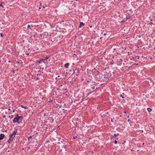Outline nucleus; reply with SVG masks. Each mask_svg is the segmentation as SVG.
<instances>
[{
    "label": "nucleus",
    "instance_id": "1",
    "mask_svg": "<svg viewBox=\"0 0 155 155\" xmlns=\"http://www.w3.org/2000/svg\"><path fill=\"white\" fill-rule=\"evenodd\" d=\"M22 117L21 116H19L18 115L14 118L13 121L14 123L18 122V123H20L21 121Z\"/></svg>",
    "mask_w": 155,
    "mask_h": 155
},
{
    "label": "nucleus",
    "instance_id": "2",
    "mask_svg": "<svg viewBox=\"0 0 155 155\" xmlns=\"http://www.w3.org/2000/svg\"><path fill=\"white\" fill-rule=\"evenodd\" d=\"M130 64L131 65V66L132 65H134L136 64V61L135 59H134L132 60V61H131L130 62Z\"/></svg>",
    "mask_w": 155,
    "mask_h": 155
},
{
    "label": "nucleus",
    "instance_id": "3",
    "mask_svg": "<svg viewBox=\"0 0 155 155\" xmlns=\"http://www.w3.org/2000/svg\"><path fill=\"white\" fill-rule=\"evenodd\" d=\"M44 59H42L38 61L36 63V64L38 65L41 63V62H44Z\"/></svg>",
    "mask_w": 155,
    "mask_h": 155
},
{
    "label": "nucleus",
    "instance_id": "4",
    "mask_svg": "<svg viewBox=\"0 0 155 155\" xmlns=\"http://www.w3.org/2000/svg\"><path fill=\"white\" fill-rule=\"evenodd\" d=\"M5 135L4 134H1L0 135V140H2L4 137Z\"/></svg>",
    "mask_w": 155,
    "mask_h": 155
},
{
    "label": "nucleus",
    "instance_id": "5",
    "mask_svg": "<svg viewBox=\"0 0 155 155\" xmlns=\"http://www.w3.org/2000/svg\"><path fill=\"white\" fill-rule=\"evenodd\" d=\"M84 24L82 22H81L79 26V28H81L82 27V26H83L84 25Z\"/></svg>",
    "mask_w": 155,
    "mask_h": 155
},
{
    "label": "nucleus",
    "instance_id": "6",
    "mask_svg": "<svg viewBox=\"0 0 155 155\" xmlns=\"http://www.w3.org/2000/svg\"><path fill=\"white\" fill-rule=\"evenodd\" d=\"M69 64L68 63H66L64 65V66L66 68H68V67L69 66Z\"/></svg>",
    "mask_w": 155,
    "mask_h": 155
},
{
    "label": "nucleus",
    "instance_id": "7",
    "mask_svg": "<svg viewBox=\"0 0 155 155\" xmlns=\"http://www.w3.org/2000/svg\"><path fill=\"white\" fill-rule=\"evenodd\" d=\"M15 137V136L14 135H12V134L10 135L9 136V137H11L13 139Z\"/></svg>",
    "mask_w": 155,
    "mask_h": 155
},
{
    "label": "nucleus",
    "instance_id": "8",
    "mask_svg": "<svg viewBox=\"0 0 155 155\" xmlns=\"http://www.w3.org/2000/svg\"><path fill=\"white\" fill-rule=\"evenodd\" d=\"M16 132H17V130H15L14 131H13L12 134L14 135L15 136V135L16 134Z\"/></svg>",
    "mask_w": 155,
    "mask_h": 155
},
{
    "label": "nucleus",
    "instance_id": "9",
    "mask_svg": "<svg viewBox=\"0 0 155 155\" xmlns=\"http://www.w3.org/2000/svg\"><path fill=\"white\" fill-rule=\"evenodd\" d=\"M147 111L149 112H150L151 111V110H152V109L150 108H147Z\"/></svg>",
    "mask_w": 155,
    "mask_h": 155
},
{
    "label": "nucleus",
    "instance_id": "10",
    "mask_svg": "<svg viewBox=\"0 0 155 155\" xmlns=\"http://www.w3.org/2000/svg\"><path fill=\"white\" fill-rule=\"evenodd\" d=\"M49 58V57H45L44 59H43L44 61H45V60H47V59H48V58Z\"/></svg>",
    "mask_w": 155,
    "mask_h": 155
},
{
    "label": "nucleus",
    "instance_id": "11",
    "mask_svg": "<svg viewBox=\"0 0 155 155\" xmlns=\"http://www.w3.org/2000/svg\"><path fill=\"white\" fill-rule=\"evenodd\" d=\"M119 135L118 134H114V137L115 138L117 135Z\"/></svg>",
    "mask_w": 155,
    "mask_h": 155
},
{
    "label": "nucleus",
    "instance_id": "12",
    "mask_svg": "<svg viewBox=\"0 0 155 155\" xmlns=\"http://www.w3.org/2000/svg\"><path fill=\"white\" fill-rule=\"evenodd\" d=\"M32 137L31 136L28 138L29 141L30 140V139L32 138Z\"/></svg>",
    "mask_w": 155,
    "mask_h": 155
},
{
    "label": "nucleus",
    "instance_id": "13",
    "mask_svg": "<svg viewBox=\"0 0 155 155\" xmlns=\"http://www.w3.org/2000/svg\"><path fill=\"white\" fill-rule=\"evenodd\" d=\"M21 107H22V108H25V109H27V108H26V107L24 106H23V105H21Z\"/></svg>",
    "mask_w": 155,
    "mask_h": 155
},
{
    "label": "nucleus",
    "instance_id": "14",
    "mask_svg": "<svg viewBox=\"0 0 155 155\" xmlns=\"http://www.w3.org/2000/svg\"><path fill=\"white\" fill-rule=\"evenodd\" d=\"M9 139L10 140H11L12 141L13 140V139H12V138H11V137H9Z\"/></svg>",
    "mask_w": 155,
    "mask_h": 155
},
{
    "label": "nucleus",
    "instance_id": "15",
    "mask_svg": "<svg viewBox=\"0 0 155 155\" xmlns=\"http://www.w3.org/2000/svg\"><path fill=\"white\" fill-rule=\"evenodd\" d=\"M30 27V25H28V28L27 29H28V28Z\"/></svg>",
    "mask_w": 155,
    "mask_h": 155
},
{
    "label": "nucleus",
    "instance_id": "16",
    "mask_svg": "<svg viewBox=\"0 0 155 155\" xmlns=\"http://www.w3.org/2000/svg\"><path fill=\"white\" fill-rule=\"evenodd\" d=\"M12 141L11 140H10L9 139V140H8V142L9 143H10L11 141Z\"/></svg>",
    "mask_w": 155,
    "mask_h": 155
},
{
    "label": "nucleus",
    "instance_id": "17",
    "mask_svg": "<svg viewBox=\"0 0 155 155\" xmlns=\"http://www.w3.org/2000/svg\"><path fill=\"white\" fill-rule=\"evenodd\" d=\"M114 143H115V144H117V141L116 140H115V141H114Z\"/></svg>",
    "mask_w": 155,
    "mask_h": 155
},
{
    "label": "nucleus",
    "instance_id": "18",
    "mask_svg": "<svg viewBox=\"0 0 155 155\" xmlns=\"http://www.w3.org/2000/svg\"><path fill=\"white\" fill-rule=\"evenodd\" d=\"M76 137H77V136L74 137L73 139H75V138Z\"/></svg>",
    "mask_w": 155,
    "mask_h": 155
},
{
    "label": "nucleus",
    "instance_id": "19",
    "mask_svg": "<svg viewBox=\"0 0 155 155\" xmlns=\"http://www.w3.org/2000/svg\"><path fill=\"white\" fill-rule=\"evenodd\" d=\"M136 57L137 58H138V59L139 58L138 57V56H137V57Z\"/></svg>",
    "mask_w": 155,
    "mask_h": 155
},
{
    "label": "nucleus",
    "instance_id": "20",
    "mask_svg": "<svg viewBox=\"0 0 155 155\" xmlns=\"http://www.w3.org/2000/svg\"><path fill=\"white\" fill-rule=\"evenodd\" d=\"M1 36L2 37V34H1Z\"/></svg>",
    "mask_w": 155,
    "mask_h": 155
},
{
    "label": "nucleus",
    "instance_id": "21",
    "mask_svg": "<svg viewBox=\"0 0 155 155\" xmlns=\"http://www.w3.org/2000/svg\"><path fill=\"white\" fill-rule=\"evenodd\" d=\"M127 121H130V119H128V120H127Z\"/></svg>",
    "mask_w": 155,
    "mask_h": 155
},
{
    "label": "nucleus",
    "instance_id": "22",
    "mask_svg": "<svg viewBox=\"0 0 155 155\" xmlns=\"http://www.w3.org/2000/svg\"><path fill=\"white\" fill-rule=\"evenodd\" d=\"M0 6H2V7H3V6L2 5H0Z\"/></svg>",
    "mask_w": 155,
    "mask_h": 155
},
{
    "label": "nucleus",
    "instance_id": "23",
    "mask_svg": "<svg viewBox=\"0 0 155 155\" xmlns=\"http://www.w3.org/2000/svg\"><path fill=\"white\" fill-rule=\"evenodd\" d=\"M15 110H13V112H15Z\"/></svg>",
    "mask_w": 155,
    "mask_h": 155
},
{
    "label": "nucleus",
    "instance_id": "24",
    "mask_svg": "<svg viewBox=\"0 0 155 155\" xmlns=\"http://www.w3.org/2000/svg\"><path fill=\"white\" fill-rule=\"evenodd\" d=\"M124 113L125 114H126V111H124Z\"/></svg>",
    "mask_w": 155,
    "mask_h": 155
},
{
    "label": "nucleus",
    "instance_id": "25",
    "mask_svg": "<svg viewBox=\"0 0 155 155\" xmlns=\"http://www.w3.org/2000/svg\"><path fill=\"white\" fill-rule=\"evenodd\" d=\"M104 35H106V34H105V33H104Z\"/></svg>",
    "mask_w": 155,
    "mask_h": 155
},
{
    "label": "nucleus",
    "instance_id": "26",
    "mask_svg": "<svg viewBox=\"0 0 155 155\" xmlns=\"http://www.w3.org/2000/svg\"><path fill=\"white\" fill-rule=\"evenodd\" d=\"M127 117V118H129V116H128Z\"/></svg>",
    "mask_w": 155,
    "mask_h": 155
},
{
    "label": "nucleus",
    "instance_id": "27",
    "mask_svg": "<svg viewBox=\"0 0 155 155\" xmlns=\"http://www.w3.org/2000/svg\"><path fill=\"white\" fill-rule=\"evenodd\" d=\"M120 97H122V95H120Z\"/></svg>",
    "mask_w": 155,
    "mask_h": 155
},
{
    "label": "nucleus",
    "instance_id": "28",
    "mask_svg": "<svg viewBox=\"0 0 155 155\" xmlns=\"http://www.w3.org/2000/svg\"><path fill=\"white\" fill-rule=\"evenodd\" d=\"M58 77H60V76H58Z\"/></svg>",
    "mask_w": 155,
    "mask_h": 155
},
{
    "label": "nucleus",
    "instance_id": "29",
    "mask_svg": "<svg viewBox=\"0 0 155 155\" xmlns=\"http://www.w3.org/2000/svg\"><path fill=\"white\" fill-rule=\"evenodd\" d=\"M58 143L59 144V143H60L59 142H58Z\"/></svg>",
    "mask_w": 155,
    "mask_h": 155
},
{
    "label": "nucleus",
    "instance_id": "30",
    "mask_svg": "<svg viewBox=\"0 0 155 155\" xmlns=\"http://www.w3.org/2000/svg\"><path fill=\"white\" fill-rule=\"evenodd\" d=\"M127 64H128V63H129V64L130 63H129L127 62Z\"/></svg>",
    "mask_w": 155,
    "mask_h": 155
},
{
    "label": "nucleus",
    "instance_id": "31",
    "mask_svg": "<svg viewBox=\"0 0 155 155\" xmlns=\"http://www.w3.org/2000/svg\"><path fill=\"white\" fill-rule=\"evenodd\" d=\"M43 8H45V7L44 6H43Z\"/></svg>",
    "mask_w": 155,
    "mask_h": 155
},
{
    "label": "nucleus",
    "instance_id": "32",
    "mask_svg": "<svg viewBox=\"0 0 155 155\" xmlns=\"http://www.w3.org/2000/svg\"><path fill=\"white\" fill-rule=\"evenodd\" d=\"M3 117H5V116H4Z\"/></svg>",
    "mask_w": 155,
    "mask_h": 155
}]
</instances>
